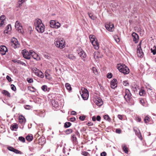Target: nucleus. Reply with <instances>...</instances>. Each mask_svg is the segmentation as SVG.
Masks as SVG:
<instances>
[{
	"label": "nucleus",
	"mask_w": 156,
	"mask_h": 156,
	"mask_svg": "<svg viewBox=\"0 0 156 156\" xmlns=\"http://www.w3.org/2000/svg\"><path fill=\"white\" fill-rule=\"evenodd\" d=\"M94 102L98 106H101L103 104V102L100 98H97L94 100Z\"/></svg>",
	"instance_id": "nucleus-12"
},
{
	"label": "nucleus",
	"mask_w": 156,
	"mask_h": 156,
	"mask_svg": "<svg viewBox=\"0 0 156 156\" xmlns=\"http://www.w3.org/2000/svg\"><path fill=\"white\" fill-rule=\"evenodd\" d=\"M27 81L29 83H31L33 82V79L31 78H27Z\"/></svg>",
	"instance_id": "nucleus-49"
},
{
	"label": "nucleus",
	"mask_w": 156,
	"mask_h": 156,
	"mask_svg": "<svg viewBox=\"0 0 156 156\" xmlns=\"http://www.w3.org/2000/svg\"><path fill=\"white\" fill-rule=\"evenodd\" d=\"M89 38L91 42L97 40L95 37L94 35H90Z\"/></svg>",
	"instance_id": "nucleus-30"
},
{
	"label": "nucleus",
	"mask_w": 156,
	"mask_h": 156,
	"mask_svg": "<svg viewBox=\"0 0 156 156\" xmlns=\"http://www.w3.org/2000/svg\"><path fill=\"white\" fill-rule=\"evenodd\" d=\"M26 109L29 110L31 108V106L29 105H26L25 107Z\"/></svg>",
	"instance_id": "nucleus-55"
},
{
	"label": "nucleus",
	"mask_w": 156,
	"mask_h": 156,
	"mask_svg": "<svg viewBox=\"0 0 156 156\" xmlns=\"http://www.w3.org/2000/svg\"><path fill=\"white\" fill-rule=\"evenodd\" d=\"M19 60L17 59H13L12 60V62H14L17 64H18V62H19Z\"/></svg>",
	"instance_id": "nucleus-59"
},
{
	"label": "nucleus",
	"mask_w": 156,
	"mask_h": 156,
	"mask_svg": "<svg viewBox=\"0 0 156 156\" xmlns=\"http://www.w3.org/2000/svg\"><path fill=\"white\" fill-rule=\"evenodd\" d=\"M71 125V123L70 122H66L65 123L64 127L67 128L69 127Z\"/></svg>",
	"instance_id": "nucleus-40"
},
{
	"label": "nucleus",
	"mask_w": 156,
	"mask_h": 156,
	"mask_svg": "<svg viewBox=\"0 0 156 156\" xmlns=\"http://www.w3.org/2000/svg\"><path fill=\"white\" fill-rule=\"evenodd\" d=\"M114 38L116 43H118L120 41L119 37L117 35H115L113 36Z\"/></svg>",
	"instance_id": "nucleus-31"
},
{
	"label": "nucleus",
	"mask_w": 156,
	"mask_h": 156,
	"mask_svg": "<svg viewBox=\"0 0 156 156\" xmlns=\"http://www.w3.org/2000/svg\"><path fill=\"white\" fill-rule=\"evenodd\" d=\"M151 52H152L153 55H155L156 54V47L155 46V48L154 49L151 48Z\"/></svg>",
	"instance_id": "nucleus-45"
},
{
	"label": "nucleus",
	"mask_w": 156,
	"mask_h": 156,
	"mask_svg": "<svg viewBox=\"0 0 156 156\" xmlns=\"http://www.w3.org/2000/svg\"><path fill=\"white\" fill-rule=\"evenodd\" d=\"M82 155L85 156H88V155L89 154V153L87 151L82 152L81 153Z\"/></svg>",
	"instance_id": "nucleus-51"
},
{
	"label": "nucleus",
	"mask_w": 156,
	"mask_h": 156,
	"mask_svg": "<svg viewBox=\"0 0 156 156\" xmlns=\"http://www.w3.org/2000/svg\"><path fill=\"white\" fill-rule=\"evenodd\" d=\"M88 16L92 20H95L97 17L95 16H94L91 13L88 12Z\"/></svg>",
	"instance_id": "nucleus-34"
},
{
	"label": "nucleus",
	"mask_w": 156,
	"mask_h": 156,
	"mask_svg": "<svg viewBox=\"0 0 156 156\" xmlns=\"http://www.w3.org/2000/svg\"><path fill=\"white\" fill-rule=\"evenodd\" d=\"M49 24L51 27L56 29L59 28L61 26V24L60 23L58 22L56 23L54 20H51Z\"/></svg>",
	"instance_id": "nucleus-9"
},
{
	"label": "nucleus",
	"mask_w": 156,
	"mask_h": 156,
	"mask_svg": "<svg viewBox=\"0 0 156 156\" xmlns=\"http://www.w3.org/2000/svg\"><path fill=\"white\" fill-rule=\"evenodd\" d=\"M10 44L14 48H19L20 46V44L18 42L17 40L14 37L11 39Z\"/></svg>",
	"instance_id": "nucleus-4"
},
{
	"label": "nucleus",
	"mask_w": 156,
	"mask_h": 156,
	"mask_svg": "<svg viewBox=\"0 0 156 156\" xmlns=\"http://www.w3.org/2000/svg\"><path fill=\"white\" fill-rule=\"evenodd\" d=\"M15 148L12 147H7V149L9 151L13 152Z\"/></svg>",
	"instance_id": "nucleus-53"
},
{
	"label": "nucleus",
	"mask_w": 156,
	"mask_h": 156,
	"mask_svg": "<svg viewBox=\"0 0 156 156\" xmlns=\"http://www.w3.org/2000/svg\"><path fill=\"white\" fill-rule=\"evenodd\" d=\"M19 140L20 141L22 142L23 143L25 142V138L22 136H20L19 137Z\"/></svg>",
	"instance_id": "nucleus-43"
},
{
	"label": "nucleus",
	"mask_w": 156,
	"mask_h": 156,
	"mask_svg": "<svg viewBox=\"0 0 156 156\" xmlns=\"http://www.w3.org/2000/svg\"><path fill=\"white\" fill-rule=\"evenodd\" d=\"M11 89L14 91H15L16 90V87L13 84H11Z\"/></svg>",
	"instance_id": "nucleus-48"
},
{
	"label": "nucleus",
	"mask_w": 156,
	"mask_h": 156,
	"mask_svg": "<svg viewBox=\"0 0 156 156\" xmlns=\"http://www.w3.org/2000/svg\"><path fill=\"white\" fill-rule=\"evenodd\" d=\"M18 64H20V65H21L23 66H26V64L24 63V62L21 61L20 60L19 61V62H18Z\"/></svg>",
	"instance_id": "nucleus-52"
},
{
	"label": "nucleus",
	"mask_w": 156,
	"mask_h": 156,
	"mask_svg": "<svg viewBox=\"0 0 156 156\" xmlns=\"http://www.w3.org/2000/svg\"><path fill=\"white\" fill-rule=\"evenodd\" d=\"M117 81L116 79H114L110 82L111 87L112 89H115L117 86Z\"/></svg>",
	"instance_id": "nucleus-15"
},
{
	"label": "nucleus",
	"mask_w": 156,
	"mask_h": 156,
	"mask_svg": "<svg viewBox=\"0 0 156 156\" xmlns=\"http://www.w3.org/2000/svg\"><path fill=\"white\" fill-rule=\"evenodd\" d=\"M133 130L135 132L136 135L137 136L139 139L141 140H142V136L140 131L138 129H133Z\"/></svg>",
	"instance_id": "nucleus-18"
},
{
	"label": "nucleus",
	"mask_w": 156,
	"mask_h": 156,
	"mask_svg": "<svg viewBox=\"0 0 156 156\" xmlns=\"http://www.w3.org/2000/svg\"><path fill=\"white\" fill-rule=\"evenodd\" d=\"M92 70L93 71V72L95 74L97 75L98 74V72L97 70V69L95 67H93L92 68Z\"/></svg>",
	"instance_id": "nucleus-41"
},
{
	"label": "nucleus",
	"mask_w": 156,
	"mask_h": 156,
	"mask_svg": "<svg viewBox=\"0 0 156 156\" xmlns=\"http://www.w3.org/2000/svg\"><path fill=\"white\" fill-rule=\"evenodd\" d=\"M73 132V130L71 129H66L65 131V133L66 134L68 135L72 133Z\"/></svg>",
	"instance_id": "nucleus-39"
},
{
	"label": "nucleus",
	"mask_w": 156,
	"mask_h": 156,
	"mask_svg": "<svg viewBox=\"0 0 156 156\" xmlns=\"http://www.w3.org/2000/svg\"><path fill=\"white\" fill-rule=\"evenodd\" d=\"M32 70L36 76L41 78L44 77V75L43 73L37 68H34L32 69Z\"/></svg>",
	"instance_id": "nucleus-5"
},
{
	"label": "nucleus",
	"mask_w": 156,
	"mask_h": 156,
	"mask_svg": "<svg viewBox=\"0 0 156 156\" xmlns=\"http://www.w3.org/2000/svg\"><path fill=\"white\" fill-rule=\"evenodd\" d=\"M8 51L7 48L5 46H1L0 47V52L2 55H5L6 52Z\"/></svg>",
	"instance_id": "nucleus-16"
},
{
	"label": "nucleus",
	"mask_w": 156,
	"mask_h": 156,
	"mask_svg": "<svg viewBox=\"0 0 156 156\" xmlns=\"http://www.w3.org/2000/svg\"><path fill=\"white\" fill-rule=\"evenodd\" d=\"M11 30V27L10 25H8L5 28V29L4 31V32L6 34H8L9 31Z\"/></svg>",
	"instance_id": "nucleus-24"
},
{
	"label": "nucleus",
	"mask_w": 156,
	"mask_h": 156,
	"mask_svg": "<svg viewBox=\"0 0 156 156\" xmlns=\"http://www.w3.org/2000/svg\"><path fill=\"white\" fill-rule=\"evenodd\" d=\"M41 89L44 92L48 90V87L46 85H43L41 87Z\"/></svg>",
	"instance_id": "nucleus-42"
},
{
	"label": "nucleus",
	"mask_w": 156,
	"mask_h": 156,
	"mask_svg": "<svg viewBox=\"0 0 156 156\" xmlns=\"http://www.w3.org/2000/svg\"><path fill=\"white\" fill-rule=\"evenodd\" d=\"M26 139L28 141H30L33 139V136L32 135H28L26 137Z\"/></svg>",
	"instance_id": "nucleus-32"
},
{
	"label": "nucleus",
	"mask_w": 156,
	"mask_h": 156,
	"mask_svg": "<svg viewBox=\"0 0 156 156\" xmlns=\"http://www.w3.org/2000/svg\"><path fill=\"white\" fill-rule=\"evenodd\" d=\"M150 118L148 116H145L144 119V122L146 123H148L150 121Z\"/></svg>",
	"instance_id": "nucleus-36"
},
{
	"label": "nucleus",
	"mask_w": 156,
	"mask_h": 156,
	"mask_svg": "<svg viewBox=\"0 0 156 156\" xmlns=\"http://www.w3.org/2000/svg\"><path fill=\"white\" fill-rule=\"evenodd\" d=\"M96 119L98 121H100L101 119V117L99 115L97 116L96 118Z\"/></svg>",
	"instance_id": "nucleus-62"
},
{
	"label": "nucleus",
	"mask_w": 156,
	"mask_h": 156,
	"mask_svg": "<svg viewBox=\"0 0 156 156\" xmlns=\"http://www.w3.org/2000/svg\"><path fill=\"white\" fill-rule=\"evenodd\" d=\"M116 132L117 133L120 134L121 133V130L119 129H117L116 130Z\"/></svg>",
	"instance_id": "nucleus-63"
},
{
	"label": "nucleus",
	"mask_w": 156,
	"mask_h": 156,
	"mask_svg": "<svg viewBox=\"0 0 156 156\" xmlns=\"http://www.w3.org/2000/svg\"><path fill=\"white\" fill-rule=\"evenodd\" d=\"M51 104L53 108V109L56 110L59 109L58 104L55 100H52L51 101Z\"/></svg>",
	"instance_id": "nucleus-11"
},
{
	"label": "nucleus",
	"mask_w": 156,
	"mask_h": 156,
	"mask_svg": "<svg viewBox=\"0 0 156 156\" xmlns=\"http://www.w3.org/2000/svg\"><path fill=\"white\" fill-rule=\"evenodd\" d=\"M5 25V21L0 20V27H4Z\"/></svg>",
	"instance_id": "nucleus-44"
},
{
	"label": "nucleus",
	"mask_w": 156,
	"mask_h": 156,
	"mask_svg": "<svg viewBox=\"0 0 156 156\" xmlns=\"http://www.w3.org/2000/svg\"><path fill=\"white\" fill-rule=\"evenodd\" d=\"M13 152L16 154H21V152L20 151L16 149H14Z\"/></svg>",
	"instance_id": "nucleus-46"
},
{
	"label": "nucleus",
	"mask_w": 156,
	"mask_h": 156,
	"mask_svg": "<svg viewBox=\"0 0 156 156\" xmlns=\"http://www.w3.org/2000/svg\"><path fill=\"white\" fill-rule=\"evenodd\" d=\"M104 118L105 119L108 121L109 122H110L111 121V119L108 115H105L104 116Z\"/></svg>",
	"instance_id": "nucleus-35"
},
{
	"label": "nucleus",
	"mask_w": 156,
	"mask_h": 156,
	"mask_svg": "<svg viewBox=\"0 0 156 156\" xmlns=\"http://www.w3.org/2000/svg\"><path fill=\"white\" fill-rule=\"evenodd\" d=\"M132 36L133 41L135 43H137L139 41V36L138 34L136 33L133 32L132 34Z\"/></svg>",
	"instance_id": "nucleus-17"
},
{
	"label": "nucleus",
	"mask_w": 156,
	"mask_h": 156,
	"mask_svg": "<svg viewBox=\"0 0 156 156\" xmlns=\"http://www.w3.org/2000/svg\"><path fill=\"white\" fill-rule=\"evenodd\" d=\"M2 93L5 95H6L9 97H11L10 94L6 90H3L2 91Z\"/></svg>",
	"instance_id": "nucleus-33"
},
{
	"label": "nucleus",
	"mask_w": 156,
	"mask_h": 156,
	"mask_svg": "<svg viewBox=\"0 0 156 156\" xmlns=\"http://www.w3.org/2000/svg\"><path fill=\"white\" fill-rule=\"evenodd\" d=\"M44 26L43 24V25L40 26L39 27H38L36 28V30L40 33H42L44 32Z\"/></svg>",
	"instance_id": "nucleus-19"
},
{
	"label": "nucleus",
	"mask_w": 156,
	"mask_h": 156,
	"mask_svg": "<svg viewBox=\"0 0 156 156\" xmlns=\"http://www.w3.org/2000/svg\"><path fill=\"white\" fill-rule=\"evenodd\" d=\"M43 24L42 21L40 19H36L34 21V26L36 28L40 26H42Z\"/></svg>",
	"instance_id": "nucleus-14"
},
{
	"label": "nucleus",
	"mask_w": 156,
	"mask_h": 156,
	"mask_svg": "<svg viewBox=\"0 0 156 156\" xmlns=\"http://www.w3.org/2000/svg\"><path fill=\"white\" fill-rule=\"evenodd\" d=\"M19 121L20 123L21 124H24L26 122L25 118L22 115L19 116Z\"/></svg>",
	"instance_id": "nucleus-21"
},
{
	"label": "nucleus",
	"mask_w": 156,
	"mask_h": 156,
	"mask_svg": "<svg viewBox=\"0 0 156 156\" xmlns=\"http://www.w3.org/2000/svg\"><path fill=\"white\" fill-rule=\"evenodd\" d=\"M139 94L141 96H145L146 95V92L143 89V88H141L139 91Z\"/></svg>",
	"instance_id": "nucleus-26"
},
{
	"label": "nucleus",
	"mask_w": 156,
	"mask_h": 156,
	"mask_svg": "<svg viewBox=\"0 0 156 156\" xmlns=\"http://www.w3.org/2000/svg\"><path fill=\"white\" fill-rule=\"evenodd\" d=\"M106 155V153L105 152H103L101 153V156H105Z\"/></svg>",
	"instance_id": "nucleus-64"
},
{
	"label": "nucleus",
	"mask_w": 156,
	"mask_h": 156,
	"mask_svg": "<svg viewBox=\"0 0 156 156\" xmlns=\"http://www.w3.org/2000/svg\"><path fill=\"white\" fill-rule=\"evenodd\" d=\"M79 54L80 57L82 58H85L86 57V54L85 52L83 50L80 51Z\"/></svg>",
	"instance_id": "nucleus-25"
},
{
	"label": "nucleus",
	"mask_w": 156,
	"mask_h": 156,
	"mask_svg": "<svg viewBox=\"0 0 156 156\" xmlns=\"http://www.w3.org/2000/svg\"><path fill=\"white\" fill-rule=\"evenodd\" d=\"M112 77V75L111 73H109L107 74V77L109 79L111 78Z\"/></svg>",
	"instance_id": "nucleus-47"
},
{
	"label": "nucleus",
	"mask_w": 156,
	"mask_h": 156,
	"mask_svg": "<svg viewBox=\"0 0 156 156\" xmlns=\"http://www.w3.org/2000/svg\"><path fill=\"white\" fill-rule=\"evenodd\" d=\"M19 60L17 59H13L12 60V62H14L17 64H18V62H19Z\"/></svg>",
	"instance_id": "nucleus-60"
},
{
	"label": "nucleus",
	"mask_w": 156,
	"mask_h": 156,
	"mask_svg": "<svg viewBox=\"0 0 156 156\" xmlns=\"http://www.w3.org/2000/svg\"><path fill=\"white\" fill-rule=\"evenodd\" d=\"M72 138H73V140L74 141H76V140H77V139L76 138V136H75V134H73L72 136Z\"/></svg>",
	"instance_id": "nucleus-57"
},
{
	"label": "nucleus",
	"mask_w": 156,
	"mask_h": 156,
	"mask_svg": "<svg viewBox=\"0 0 156 156\" xmlns=\"http://www.w3.org/2000/svg\"><path fill=\"white\" fill-rule=\"evenodd\" d=\"M18 127V125L16 123L13 124L12 125L10 129L12 130H15V129H17Z\"/></svg>",
	"instance_id": "nucleus-28"
},
{
	"label": "nucleus",
	"mask_w": 156,
	"mask_h": 156,
	"mask_svg": "<svg viewBox=\"0 0 156 156\" xmlns=\"http://www.w3.org/2000/svg\"><path fill=\"white\" fill-rule=\"evenodd\" d=\"M48 75L49 74L48 73V70H47L45 73V76L47 79H48Z\"/></svg>",
	"instance_id": "nucleus-61"
},
{
	"label": "nucleus",
	"mask_w": 156,
	"mask_h": 156,
	"mask_svg": "<svg viewBox=\"0 0 156 156\" xmlns=\"http://www.w3.org/2000/svg\"><path fill=\"white\" fill-rule=\"evenodd\" d=\"M125 95L124 98L126 101H130L132 94L130 91L128 89H126L125 90Z\"/></svg>",
	"instance_id": "nucleus-10"
},
{
	"label": "nucleus",
	"mask_w": 156,
	"mask_h": 156,
	"mask_svg": "<svg viewBox=\"0 0 156 156\" xmlns=\"http://www.w3.org/2000/svg\"><path fill=\"white\" fill-rule=\"evenodd\" d=\"M80 93L83 100H87L88 99L89 95V92L87 89L84 87L82 88L80 91Z\"/></svg>",
	"instance_id": "nucleus-3"
},
{
	"label": "nucleus",
	"mask_w": 156,
	"mask_h": 156,
	"mask_svg": "<svg viewBox=\"0 0 156 156\" xmlns=\"http://www.w3.org/2000/svg\"><path fill=\"white\" fill-rule=\"evenodd\" d=\"M105 27L106 29L109 31H113L115 27L114 24L111 23H107L105 24Z\"/></svg>",
	"instance_id": "nucleus-7"
},
{
	"label": "nucleus",
	"mask_w": 156,
	"mask_h": 156,
	"mask_svg": "<svg viewBox=\"0 0 156 156\" xmlns=\"http://www.w3.org/2000/svg\"><path fill=\"white\" fill-rule=\"evenodd\" d=\"M141 41L140 42L138 45L137 46V56L138 57H142L143 55V53L141 48Z\"/></svg>",
	"instance_id": "nucleus-8"
},
{
	"label": "nucleus",
	"mask_w": 156,
	"mask_h": 156,
	"mask_svg": "<svg viewBox=\"0 0 156 156\" xmlns=\"http://www.w3.org/2000/svg\"><path fill=\"white\" fill-rule=\"evenodd\" d=\"M122 148L126 154L128 152V148L127 147L126 145L125 144H123L122 145Z\"/></svg>",
	"instance_id": "nucleus-27"
},
{
	"label": "nucleus",
	"mask_w": 156,
	"mask_h": 156,
	"mask_svg": "<svg viewBox=\"0 0 156 156\" xmlns=\"http://www.w3.org/2000/svg\"><path fill=\"white\" fill-rule=\"evenodd\" d=\"M67 56L70 59L72 60H75L76 58V57L71 54L68 55Z\"/></svg>",
	"instance_id": "nucleus-38"
},
{
	"label": "nucleus",
	"mask_w": 156,
	"mask_h": 156,
	"mask_svg": "<svg viewBox=\"0 0 156 156\" xmlns=\"http://www.w3.org/2000/svg\"><path fill=\"white\" fill-rule=\"evenodd\" d=\"M117 67L119 71L126 75L128 74L129 72V70L128 68L126 65L123 64H118L117 65Z\"/></svg>",
	"instance_id": "nucleus-1"
},
{
	"label": "nucleus",
	"mask_w": 156,
	"mask_h": 156,
	"mask_svg": "<svg viewBox=\"0 0 156 156\" xmlns=\"http://www.w3.org/2000/svg\"><path fill=\"white\" fill-rule=\"evenodd\" d=\"M65 87L66 89L69 90H72L71 87L70 85L68 83H66L65 84Z\"/></svg>",
	"instance_id": "nucleus-37"
},
{
	"label": "nucleus",
	"mask_w": 156,
	"mask_h": 156,
	"mask_svg": "<svg viewBox=\"0 0 156 156\" xmlns=\"http://www.w3.org/2000/svg\"><path fill=\"white\" fill-rule=\"evenodd\" d=\"M31 55L30 53L28 52H25L23 54V57L26 59H29L31 58Z\"/></svg>",
	"instance_id": "nucleus-22"
},
{
	"label": "nucleus",
	"mask_w": 156,
	"mask_h": 156,
	"mask_svg": "<svg viewBox=\"0 0 156 156\" xmlns=\"http://www.w3.org/2000/svg\"><path fill=\"white\" fill-rule=\"evenodd\" d=\"M54 44L57 47L62 49L65 47V41L63 39L55 38V40Z\"/></svg>",
	"instance_id": "nucleus-2"
},
{
	"label": "nucleus",
	"mask_w": 156,
	"mask_h": 156,
	"mask_svg": "<svg viewBox=\"0 0 156 156\" xmlns=\"http://www.w3.org/2000/svg\"><path fill=\"white\" fill-rule=\"evenodd\" d=\"M123 84L125 86H128L129 85L127 81L126 80L124 81L123 82Z\"/></svg>",
	"instance_id": "nucleus-50"
},
{
	"label": "nucleus",
	"mask_w": 156,
	"mask_h": 156,
	"mask_svg": "<svg viewBox=\"0 0 156 156\" xmlns=\"http://www.w3.org/2000/svg\"><path fill=\"white\" fill-rule=\"evenodd\" d=\"M15 27L16 29L19 32L23 33V29L22 27V25L20 23L17 21L15 23Z\"/></svg>",
	"instance_id": "nucleus-6"
},
{
	"label": "nucleus",
	"mask_w": 156,
	"mask_h": 156,
	"mask_svg": "<svg viewBox=\"0 0 156 156\" xmlns=\"http://www.w3.org/2000/svg\"><path fill=\"white\" fill-rule=\"evenodd\" d=\"M26 0H19L17 4V7H20L22 5V4Z\"/></svg>",
	"instance_id": "nucleus-29"
},
{
	"label": "nucleus",
	"mask_w": 156,
	"mask_h": 156,
	"mask_svg": "<svg viewBox=\"0 0 156 156\" xmlns=\"http://www.w3.org/2000/svg\"><path fill=\"white\" fill-rule=\"evenodd\" d=\"M30 54L32 56L33 58L37 61L40 60L41 58L40 56L38 54L34 52L33 51H30Z\"/></svg>",
	"instance_id": "nucleus-13"
},
{
	"label": "nucleus",
	"mask_w": 156,
	"mask_h": 156,
	"mask_svg": "<svg viewBox=\"0 0 156 156\" xmlns=\"http://www.w3.org/2000/svg\"><path fill=\"white\" fill-rule=\"evenodd\" d=\"M91 43L96 49L98 50L99 48V44L97 42V39L94 41H92Z\"/></svg>",
	"instance_id": "nucleus-20"
},
{
	"label": "nucleus",
	"mask_w": 156,
	"mask_h": 156,
	"mask_svg": "<svg viewBox=\"0 0 156 156\" xmlns=\"http://www.w3.org/2000/svg\"><path fill=\"white\" fill-rule=\"evenodd\" d=\"M5 16L4 15H2L0 17V20L5 21Z\"/></svg>",
	"instance_id": "nucleus-54"
},
{
	"label": "nucleus",
	"mask_w": 156,
	"mask_h": 156,
	"mask_svg": "<svg viewBox=\"0 0 156 156\" xmlns=\"http://www.w3.org/2000/svg\"><path fill=\"white\" fill-rule=\"evenodd\" d=\"M85 118V117L84 116H80L79 117L80 119L82 121H83L84 120Z\"/></svg>",
	"instance_id": "nucleus-56"
},
{
	"label": "nucleus",
	"mask_w": 156,
	"mask_h": 156,
	"mask_svg": "<svg viewBox=\"0 0 156 156\" xmlns=\"http://www.w3.org/2000/svg\"><path fill=\"white\" fill-rule=\"evenodd\" d=\"M6 78L9 82H10L12 81L11 78L9 76H7Z\"/></svg>",
	"instance_id": "nucleus-58"
},
{
	"label": "nucleus",
	"mask_w": 156,
	"mask_h": 156,
	"mask_svg": "<svg viewBox=\"0 0 156 156\" xmlns=\"http://www.w3.org/2000/svg\"><path fill=\"white\" fill-rule=\"evenodd\" d=\"M139 102L143 106L147 107V102L145 101V100L144 99L142 98H140Z\"/></svg>",
	"instance_id": "nucleus-23"
}]
</instances>
